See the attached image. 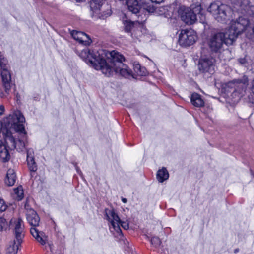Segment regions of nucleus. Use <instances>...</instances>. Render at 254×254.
Here are the masks:
<instances>
[{
	"label": "nucleus",
	"instance_id": "473e14b6",
	"mask_svg": "<svg viewBox=\"0 0 254 254\" xmlns=\"http://www.w3.org/2000/svg\"><path fill=\"white\" fill-rule=\"evenodd\" d=\"M7 225V222L6 220L0 217V231L2 230L4 227H5Z\"/></svg>",
	"mask_w": 254,
	"mask_h": 254
},
{
	"label": "nucleus",
	"instance_id": "79ce46f5",
	"mask_svg": "<svg viewBox=\"0 0 254 254\" xmlns=\"http://www.w3.org/2000/svg\"><path fill=\"white\" fill-rule=\"evenodd\" d=\"M202 50H203V53H205L206 51H207L208 49L207 48L202 49Z\"/></svg>",
	"mask_w": 254,
	"mask_h": 254
},
{
	"label": "nucleus",
	"instance_id": "20e7f679",
	"mask_svg": "<svg viewBox=\"0 0 254 254\" xmlns=\"http://www.w3.org/2000/svg\"><path fill=\"white\" fill-rule=\"evenodd\" d=\"M25 209L27 220L29 224L33 227L30 229L31 234L41 245H45L47 241L46 236L42 232L39 231L35 228L39 224V216L36 212L30 207L27 201L25 204Z\"/></svg>",
	"mask_w": 254,
	"mask_h": 254
},
{
	"label": "nucleus",
	"instance_id": "6ab92c4d",
	"mask_svg": "<svg viewBox=\"0 0 254 254\" xmlns=\"http://www.w3.org/2000/svg\"><path fill=\"white\" fill-rule=\"evenodd\" d=\"M170 7L168 6L156 7L155 13L159 16H162L166 18L171 17L172 12L170 10Z\"/></svg>",
	"mask_w": 254,
	"mask_h": 254
},
{
	"label": "nucleus",
	"instance_id": "4468645a",
	"mask_svg": "<svg viewBox=\"0 0 254 254\" xmlns=\"http://www.w3.org/2000/svg\"><path fill=\"white\" fill-rule=\"evenodd\" d=\"M70 34L73 38L79 43L82 44L83 46H90V44L92 42V40L84 32L72 30L71 31Z\"/></svg>",
	"mask_w": 254,
	"mask_h": 254
},
{
	"label": "nucleus",
	"instance_id": "2f4dec72",
	"mask_svg": "<svg viewBox=\"0 0 254 254\" xmlns=\"http://www.w3.org/2000/svg\"><path fill=\"white\" fill-rule=\"evenodd\" d=\"M7 206L5 201L0 197V211H4L7 209Z\"/></svg>",
	"mask_w": 254,
	"mask_h": 254
},
{
	"label": "nucleus",
	"instance_id": "39448f33",
	"mask_svg": "<svg viewBox=\"0 0 254 254\" xmlns=\"http://www.w3.org/2000/svg\"><path fill=\"white\" fill-rule=\"evenodd\" d=\"M0 66L2 84V87L0 88V97L6 98L10 94L11 88L14 84L12 82L8 61L4 57L0 59Z\"/></svg>",
	"mask_w": 254,
	"mask_h": 254
},
{
	"label": "nucleus",
	"instance_id": "2eb2a0df",
	"mask_svg": "<svg viewBox=\"0 0 254 254\" xmlns=\"http://www.w3.org/2000/svg\"><path fill=\"white\" fill-rule=\"evenodd\" d=\"M8 144L6 143L4 139L0 140V159L2 162H6L8 161L10 158L8 150H13L14 148H10L8 146ZM17 151L18 150L15 148ZM24 148L21 151H22ZM18 151H19L18 150Z\"/></svg>",
	"mask_w": 254,
	"mask_h": 254
},
{
	"label": "nucleus",
	"instance_id": "7c9ffc66",
	"mask_svg": "<svg viewBox=\"0 0 254 254\" xmlns=\"http://www.w3.org/2000/svg\"><path fill=\"white\" fill-rule=\"evenodd\" d=\"M151 243L155 247H159L161 244V241L158 237H153L150 240Z\"/></svg>",
	"mask_w": 254,
	"mask_h": 254
},
{
	"label": "nucleus",
	"instance_id": "4c0bfd02",
	"mask_svg": "<svg viewBox=\"0 0 254 254\" xmlns=\"http://www.w3.org/2000/svg\"><path fill=\"white\" fill-rule=\"evenodd\" d=\"M122 201H123V203H125L127 202V200L125 198H122Z\"/></svg>",
	"mask_w": 254,
	"mask_h": 254
},
{
	"label": "nucleus",
	"instance_id": "bb28decb",
	"mask_svg": "<svg viewBox=\"0 0 254 254\" xmlns=\"http://www.w3.org/2000/svg\"><path fill=\"white\" fill-rule=\"evenodd\" d=\"M240 9L244 11H247L250 8L249 1L248 0H240L239 1Z\"/></svg>",
	"mask_w": 254,
	"mask_h": 254
},
{
	"label": "nucleus",
	"instance_id": "0eeeda50",
	"mask_svg": "<svg viewBox=\"0 0 254 254\" xmlns=\"http://www.w3.org/2000/svg\"><path fill=\"white\" fill-rule=\"evenodd\" d=\"M208 11L219 22L226 23L232 17V11L231 7L219 1L211 3L208 8Z\"/></svg>",
	"mask_w": 254,
	"mask_h": 254
},
{
	"label": "nucleus",
	"instance_id": "4be33fe9",
	"mask_svg": "<svg viewBox=\"0 0 254 254\" xmlns=\"http://www.w3.org/2000/svg\"><path fill=\"white\" fill-rule=\"evenodd\" d=\"M21 243H18L15 239L11 242L6 250V254H16Z\"/></svg>",
	"mask_w": 254,
	"mask_h": 254
},
{
	"label": "nucleus",
	"instance_id": "37998d69",
	"mask_svg": "<svg viewBox=\"0 0 254 254\" xmlns=\"http://www.w3.org/2000/svg\"><path fill=\"white\" fill-rule=\"evenodd\" d=\"M76 169H77V172H78L79 173L80 172H81V171H79V170H78V168H76Z\"/></svg>",
	"mask_w": 254,
	"mask_h": 254
},
{
	"label": "nucleus",
	"instance_id": "72a5a7b5",
	"mask_svg": "<svg viewBox=\"0 0 254 254\" xmlns=\"http://www.w3.org/2000/svg\"><path fill=\"white\" fill-rule=\"evenodd\" d=\"M238 61L241 65H245L247 63V60L245 58H240Z\"/></svg>",
	"mask_w": 254,
	"mask_h": 254
},
{
	"label": "nucleus",
	"instance_id": "aec40b11",
	"mask_svg": "<svg viewBox=\"0 0 254 254\" xmlns=\"http://www.w3.org/2000/svg\"><path fill=\"white\" fill-rule=\"evenodd\" d=\"M190 100L191 104L196 107H203L204 105V101L201 95L197 93L191 94Z\"/></svg>",
	"mask_w": 254,
	"mask_h": 254
},
{
	"label": "nucleus",
	"instance_id": "9d476101",
	"mask_svg": "<svg viewBox=\"0 0 254 254\" xmlns=\"http://www.w3.org/2000/svg\"><path fill=\"white\" fill-rule=\"evenodd\" d=\"M215 60L213 57H208L207 55H202L199 60L198 69L203 73L213 74L215 71Z\"/></svg>",
	"mask_w": 254,
	"mask_h": 254
},
{
	"label": "nucleus",
	"instance_id": "c756f323",
	"mask_svg": "<svg viewBox=\"0 0 254 254\" xmlns=\"http://www.w3.org/2000/svg\"><path fill=\"white\" fill-rule=\"evenodd\" d=\"M15 193L17 195V199L19 200H21L23 197V190L19 188L14 189Z\"/></svg>",
	"mask_w": 254,
	"mask_h": 254
},
{
	"label": "nucleus",
	"instance_id": "58836bf2",
	"mask_svg": "<svg viewBox=\"0 0 254 254\" xmlns=\"http://www.w3.org/2000/svg\"><path fill=\"white\" fill-rule=\"evenodd\" d=\"M219 49H213V50H212V51H213V52L214 51L215 53H216L218 52Z\"/></svg>",
	"mask_w": 254,
	"mask_h": 254
},
{
	"label": "nucleus",
	"instance_id": "f704fd0d",
	"mask_svg": "<svg viewBox=\"0 0 254 254\" xmlns=\"http://www.w3.org/2000/svg\"><path fill=\"white\" fill-rule=\"evenodd\" d=\"M152 3H160L164 1V0H150Z\"/></svg>",
	"mask_w": 254,
	"mask_h": 254
},
{
	"label": "nucleus",
	"instance_id": "6e6552de",
	"mask_svg": "<svg viewBox=\"0 0 254 254\" xmlns=\"http://www.w3.org/2000/svg\"><path fill=\"white\" fill-rule=\"evenodd\" d=\"M105 212L107 219L110 223L111 231H116L119 234L120 239H121L123 236L120 226H122L124 229L127 230L129 228L128 223L122 221L114 209H106Z\"/></svg>",
	"mask_w": 254,
	"mask_h": 254
},
{
	"label": "nucleus",
	"instance_id": "423d86ee",
	"mask_svg": "<svg viewBox=\"0 0 254 254\" xmlns=\"http://www.w3.org/2000/svg\"><path fill=\"white\" fill-rule=\"evenodd\" d=\"M250 23L249 20L243 17H240L235 20L231 21L230 26L226 31V36L228 39L226 41V45H232L238 36L245 31Z\"/></svg>",
	"mask_w": 254,
	"mask_h": 254
},
{
	"label": "nucleus",
	"instance_id": "5701e85b",
	"mask_svg": "<svg viewBox=\"0 0 254 254\" xmlns=\"http://www.w3.org/2000/svg\"><path fill=\"white\" fill-rule=\"evenodd\" d=\"M133 69L134 72L138 76H146L147 74V72L144 67L141 66L138 62H134L133 64Z\"/></svg>",
	"mask_w": 254,
	"mask_h": 254
},
{
	"label": "nucleus",
	"instance_id": "f8f14e48",
	"mask_svg": "<svg viewBox=\"0 0 254 254\" xmlns=\"http://www.w3.org/2000/svg\"><path fill=\"white\" fill-rule=\"evenodd\" d=\"M196 37L193 30L182 29L179 35L178 42L182 46H190L195 42Z\"/></svg>",
	"mask_w": 254,
	"mask_h": 254
},
{
	"label": "nucleus",
	"instance_id": "412c9836",
	"mask_svg": "<svg viewBox=\"0 0 254 254\" xmlns=\"http://www.w3.org/2000/svg\"><path fill=\"white\" fill-rule=\"evenodd\" d=\"M16 176L13 169H8L5 179V184L9 186H13L15 183Z\"/></svg>",
	"mask_w": 254,
	"mask_h": 254
},
{
	"label": "nucleus",
	"instance_id": "a19ab883",
	"mask_svg": "<svg viewBox=\"0 0 254 254\" xmlns=\"http://www.w3.org/2000/svg\"><path fill=\"white\" fill-rule=\"evenodd\" d=\"M239 252V249H236L235 250H234V252L235 253H237Z\"/></svg>",
	"mask_w": 254,
	"mask_h": 254
},
{
	"label": "nucleus",
	"instance_id": "7ed1b4c3",
	"mask_svg": "<svg viewBox=\"0 0 254 254\" xmlns=\"http://www.w3.org/2000/svg\"><path fill=\"white\" fill-rule=\"evenodd\" d=\"M248 78L244 75L241 79H235L226 83L224 90L234 102H238L246 93Z\"/></svg>",
	"mask_w": 254,
	"mask_h": 254
},
{
	"label": "nucleus",
	"instance_id": "393cba45",
	"mask_svg": "<svg viewBox=\"0 0 254 254\" xmlns=\"http://www.w3.org/2000/svg\"><path fill=\"white\" fill-rule=\"evenodd\" d=\"M105 0H90V8L91 10H95L97 13L99 10V6L103 5Z\"/></svg>",
	"mask_w": 254,
	"mask_h": 254
},
{
	"label": "nucleus",
	"instance_id": "ea45409f",
	"mask_svg": "<svg viewBox=\"0 0 254 254\" xmlns=\"http://www.w3.org/2000/svg\"><path fill=\"white\" fill-rule=\"evenodd\" d=\"M3 57V55L1 54V52L0 51V59Z\"/></svg>",
	"mask_w": 254,
	"mask_h": 254
},
{
	"label": "nucleus",
	"instance_id": "c85d7f7f",
	"mask_svg": "<svg viewBox=\"0 0 254 254\" xmlns=\"http://www.w3.org/2000/svg\"><path fill=\"white\" fill-rule=\"evenodd\" d=\"M144 9L149 13H155L156 7L153 4H145L144 5Z\"/></svg>",
	"mask_w": 254,
	"mask_h": 254
},
{
	"label": "nucleus",
	"instance_id": "a878e982",
	"mask_svg": "<svg viewBox=\"0 0 254 254\" xmlns=\"http://www.w3.org/2000/svg\"><path fill=\"white\" fill-rule=\"evenodd\" d=\"M246 37L252 40H254V25L249 24V26L245 30Z\"/></svg>",
	"mask_w": 254,
	"mask_h": 254
},
{
	"label": "nucleus",
	"instance_id": "b1692460",
	"mask_svg": "<svg viewBox=\"0 0 254 254\" xmlns=\"http://www.w3.org/2000/svg\"><path fill=\"white\" fill-rule=\"evenodd\" d=\"M168 178L169 173L165 167L158 171L157 178L159 182H163L164 181L168 179Z\"/></svg>",
	"mask_w": 254,
	"mask_h": 254
},
{
	"label": "nucleus",
	"instance_id": "ddd939ff",
	"mask_svg": "<svg viewBox=\"0 0 254 254\" xmlns=\"http://www.w3.org/2000/svg\"><path fill=\"white\" fill-rule=\"evenodd\" d=\"M226 35V32L225 33L219 32L213 35L208 42L210 47L221 48L223 44L226 45V41L228 39V36Z\"/></svg>",
	"mask_w": 254,
	"mask_h": 254
},
{
	"label": "nucleus",
	"instance_id": "c9c22d12",
	"mask_svg": "<svg viewBox=\"0 0 254 254\" xmlns=\"http://www.w3.org/2000/svg\"><path fill=\"white\" fill-rule=\"evenodd\" d=\"M251 89L252 93L254 94V79L252 82V86Z\"/></svg>",
	"mask_w": 254,
	"mask_h": 254
},
{
	"label": "nucleus",
	"instance_id": "f03ea898",
	"mask_svg": "<svg viewBox=\"0 0 254 254\" xmlns=\"http://www.w3.org/2000/svg\"><path fill=\"white\" fill-rule=\"evenodd\" d=\"M25 118L22 113L17 111L0 121V137L7 143L10 148H16L22 151L25 148L27 142L26 132L23 123Z\"/></svg>",
	"mask_w": 254,
	"mask_h": 254
},
{
	"label": "nucleus",
	"instance_id": "a211bd4d",
	"mask_svg": "<svg viewBox=\"0 0 254 254\" xmlns=\"http://www.w3.org/2000/svg\"><path fill=\"white\" fill-rule=\"evenodd\" d=\"M126 4L129 11L137 14L140 10V5L137 0H126Z\"/></svg>",
	"mask_w": 254,
	"mask_h": 254
},
{
	"label": "nucleus",
	"instance_id": "e433bc0d",
	"mask_svg": "<svg viewBox=\"0 0 254 254\" xmlns=\"http://www.w3.org/2000/svg\"><path fill=\"white\" fill-rule=\"evenodd\" d=\"M0 114L2 115L4 111V107L3 105H0Z\"/></svg>",
	"mask_w": 254,
	"mask_h": 254
},
{
	"label": "nucleus",
	"instance_id": "cd10ccee",
	"mask_svg": "<svg viewBox=\"0 0 254 254\" xmlns=\"http://www.w3.org/2000/svg\"><path fill=\"white\" fill-rule=\"evenodd\" d=\"M125 30L127 32H130L134 26V22L131 21H124Z\"/></svg>",
	"mask_w": 254,
	"mask_h": 254
},
{
	"label": "nucleus",
	"instance_id": "9b49d317",
	"mask_svg": "<svg viewBox=\"0 0 254 254\" xmlns=\"http://www.w3.org/2000/svg\"><path fill=\"white\" fill-rule=\"evenodd\" d=\"M10 227L12 230L15 238L18 243H22L25 235L24 226L22 219L13 218L10 222Z\"/></svg>",
	"mask_w": 254,
	"mask_h": 254
},
{
	"label": "nucleus",
	"instance_id": "1a4fd4ad",
	"mask_svg": "<svg viewBox=\"0 0 254 254\" xmlns=\"http://www.w3.org/2000/svg\"><path fill=\"white\" fill-rule=\"evenodd\" d=\"M201 7L197 5L192 8L184 6L180 7L178 13L181 19L187 24H192L196 21V15L200 13Z\"/></svg>",
	"mask_w": 254,
	"mask_h": 254
},
{
	"label": "nucleus",
	"instance_id": "dca6fc26",
	"mask_svg": "<svg viewBox=\"0 0 254 254\" xmlns=\"http://www.w3.org/2000/svg\"><path fill=\"white\" fill-rule=\"evenodd\" d=\"M99 10L96 13L95 10H91L92 11V15L95 18L105 19L109 17L111 14V11L110 9V6L108 5H101L99 6Z\"/></svg>",
	"mask_w": 254,
	"mask_h": 254
},
{
	"label": "nucleus",
	"instance_id": "f257e3e1",
	"mask_svg": "<svg viewBox=\"0 0 254 254\" xmlns=\"http://www.w3.org/2000/svg\"><path fill=\"white\" fill-rule=\"evenodd\" d=\"M75 52L87 63L107 76L119 73L126 78H135L131 69L123 63L124 57L118 52L105 49H76Z\"/></svg>",
	"mask_w": 254,
	"mask_h": 254
},
{
	"label": "nucleus",
	"instance_id": "f3484780",
	"mask_svg": "<svg viewBox=\"0 0 254 254\" xmlns=\"http://www.w3.org/2000/svg\"><path fill=\"white\" fill-rule=\"evenodd\" d=\"M27 162L29 170L33 172H36L37 166L34 159V151L32 149L27 150Z\"/></svg>",
	"mask_w": 254,
	"mask_h": 254
}]
</instances>
